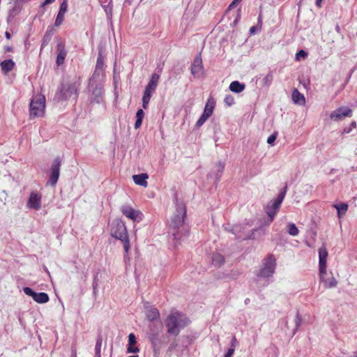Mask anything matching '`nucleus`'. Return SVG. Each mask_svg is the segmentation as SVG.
I'll return each mask as SVG.
<instances>
[{
    "label": "nucleus",
    "mask_w": 357,
    "mask_h": 357,
    "mask_svg": "<svg viewBox=\"0 0 357 357\" xmlns=\"http://www.w3.org/2000/svg\"><path fill=\"white\" fill-rule=\"evenodd\" d=\"M176 213L169 222L170 240L174 247H177L183 241L188 238L189 235V227L184 224L186 216V207L183 202L176 200Z\"/></svg>",
    "instance_id": "obj_1"
},
{
    "label": "nucleus",
    "mask_w": 357,
    "mask_h": 357,
    "mask_svg": "<svg viewBox=\"0 0 357 357\" xmlns=\"http://www.w3.org/2000/svg\"><path fill=\"white\" fill-rule=\"evenodd\" d=\"M189 322V319L185 314L178 311L172 312L167 316L165 321L167 331L170 335L177 336L181 330L185 328Z\"/></svg>",
    "instance_id": "obj_2"
},
{
    "label": "nucleus",
    "mask_w": 357,
    "mask_h": 357,
    "mask_svg": "<svg viewBox=\"0 0 357 357\" xmlns=\"http://www.w3.org/2000/svg\"><path fill=\"white\" fill-rule=\"evenodd\" d=\"M328 257V252L326 248V246L324 244L319 249V278L321 282L324 283V284L326 287H334L337 285V282L336 279L333 276H328L326 271V263L327 258Z\"/></svg>",
    "instance_id": "obj_3"
},
{
    "label": "nucleus",
    "mask_w": 357,
    "mask_h": 357,
    "mask_svg": "<svg viewBox=\"0 0 357 357\" xmlns=\"http://www.w3.org/2000/svg\"><path fill=\"white\" fill-rule=\"evenodd\" d=\"M276 267L275 259L273 255H268L264 259L261 268L257 273V281L264 280V285L269 284L271 281Z\"/></svg>",
    "instance_id": "obj_4"
},
{
    "label": "nucleus",
    "mask_w": 357,
    "mask_h": 357,
    "mask_svg": "<svg viewBox=\"0 0 357 357\" xmlns=\"http://www.w3.org/2000/svg\"><path fill=\"white\" fill-rule=\"evenodd\" d=\"M111 233L113 237L122 241L125 253L128 255L130 250V241L125 224L121 220L116 221Z\"/></svg>",
    "instance_id": "obj_5"
},
{
    "label": "nucleus",
    "mask_w": 357,
    "mask_h": 357,
    "mask_svg": "<svg viewBox=\"0 0 357 357\" xmlns=\"http://www.w3.org/2000/svg\"><path fill=\"white\" fill-rule=\"evenodd\" d=\"M45 97L42 95L34 96L29 105L30 118L41 117L45 113Z\"/></svg>",
    "instance_id": "obj_6"
},
{
    "label": "nucleus",
    "mask_w": 357,
    "mask_h": 357,
    "mask_svg": "<svg viewBox=\"0 0 357 357\" xmlns=\"http://www.w3.org/2000/svg\"><path fill=\"white\" fill-rule=\"evenodd\" d=\"M61 166V159L56 157L54 159L51 164L50 170L47 172L49 178L47 181V185L54 187L59 180L60 176V169Z\"/></svg>",
    "instance_id": "obj_7"
},
{
    "label": "nucleus",
    "mask_w": 357,
    "mask_h": 357,
    "mask_svg": "<svg viewBox=\"0 0 357 357\" xmlns=\"http://www.w3.org/2000/svg\"><path fill=\"white\" fill-rule=\"evenodd\" d=\"M77 98V88L75 84L70 83L62 84L59 92L56 93L55 98L58 100H66L70 98Z\"/></svg>",
    "instance_id": "obj_8"
},
{
    "label": "nucleus",
    "mask_w": 357,
    "mask_h": 357,
    "mask_svg": "<svg viewBox=\"0 0 357 357\" xmlns=\"http://www.w3.org/2000/svg\"><path fill=\"white\" fill-rule=\"evenodd\" d=\"M104 70V57L101 53H99L94 72L89 80L90 86H93L94 83L97 82L100 79V77H103Z\"/></svg>",
    "instance_id": "obj_9"
},
{
    "label": "nucleus",
    "mask_w": 357,
    "mask_h": 357,
    "mask_svg": "<svg viewBox=\"0 0 357 357\" xmlns=\"http://www.w3.org/2000/svg\"><path fill=\"white\" fill-rule=\"evenodd\" d=\"M215 102L213 98H209L206 103L204 112L197 120L196 126L200 128L213 114Z\"/></svg>",
    "instance_id": "obj_10"
},
{
    "label": "nucleus",
    "mask_w": 357,
    "mask_h": 357,
    "mask_svg": "<svg viewBox=\"0 0 357 357\" xmlns=\"http://www.w3.org/2000/svg\"><path fill=\"white\" fill-rule=\"evenodd\" d=\"M23 291L26 295L31 297L34 301L40 304L46 303L50 300L47 294L45 292H35L31 288L28 287H24Z\"/></svg>",
    "instance_id": "obj_11"
},
{
    "label": "nucleus",
    "mask_w": 357,
    "mask_h": 357,
    "mask_svg": "<svg viewBox=\"0 0 357 357\" xmlns=\"http://www.w3.org/2000/svg\"><path fill=\"white\" fill-rule=\"evenodd\" d=\"M121 211L126 217L134 222H139L142 220V213L139 211L134 209L129 205L122 206Z\"/></svg>",
    "instance_id": "obj_12"
},
{
    "label": "nucleus",
    "mask_w": 357,
    "mask_h": 357,
    "mask_svg": "<svg viewBox=\"0 0 357 357\" xmlns=\"http://www.w3.org/2000/svg\"><path fill=\"white\" fill-rule=\"evenodd\" d=\"M42 195L39 192H32L29 195L27 202V207L29 208L39 210L41 208Z\"/></svg>",
    "instance_id": "obj_13"
},
{
    "label": "nucleus",
    "mask_w": 357,
    "mask_h": 357,
    "mask_svg": "<svg viewBox=\"0 0 357 357\" xmlns=\"http://www.w3.org/2000/svg\"><path fill=\"white\" fill-rule=\"evenodd\" d=\"M352 110L347 107H340L331 112L330 117L332 120L339 121L343 117L351 116Z\"/></svg>",
    "instance_id": "obj_14"
},
{
    "label": "nucleus",
    "mask_w": 357,
    "mask_h": 357,
    "mask_svg": "<svg viewBox=\"0 0 357 357\" xmlns=\"http://www.w3.org/2000/svg\"><path fill=\"white\" fill-rule=\"evenodd\" d=\"M191 73L196 77H201L204 73L202 59L200 55L197 56L191 65Z\"/></svg>",
    "instance_id": "obj_15"
},
{
    "label": "nucleus",
    "mask_w": 357,
    "mask_h": 357,
    "mask_svg": "<svg viewBox=\"0 0 357 357\" xmlns=\"http://www.w3.org/2000/svg\"><path fill=\"white\" fill-rule=\"evenodd\" d=\"M225 166V163L219 161L217 162L213 169L208 174V177L214 179L215 183L218 182L224 172Z\"/></svg>",
    "instance_id": "obj_16"
},
{
    "label": "nucleus",
    "mask_w": 357,
    "mask_h": 357,
    "mask_svg": "<svg viewBox=\"0 0 357 357\" xmlns=\"http://www.w3.org/2000/svg\"><path fill=\"white\" fill-rule=\"evenodd\" d=\"M57 50V56L56 60V63L58 66L63 64L66 57L67 56L68 52L66 50L65 45L62 43H59L56 46Z\"/></svg>",
    "instance_id": "obj_17"
},
{
    "label": "nucleus",
    "mask_w": 357,
    "mask_h": 357,
    "mask_svg": "<svg viewBox=\"0 0 357 357\" xmlns=\"http://www.w3.org/2000/svg\"><path fill=\"white\" fill-rule=\"evenodd\" d=\"M104 95L103 87L100 84L96 85L92 91L91 102L96 103H100L102 102Z\"/></svg>",
    "instance_id": "obj_18"
},
{
    "label": "nucleus",
    "mask_w": 357,
    "mask_h": 357,
    "mask_svg": "<svg viewBox=\"0 0 357 357\" xmlns=\"http://www.w3.org/2000/svg\"><path fill=\"white\" fill-rule=\"evenodd\" d=\"M225 229L231 232L237 238L246 239L247 237L244 236L242 233L244 227L241 225H236L232 226H227Z\"/></svg>",
    "instance_id": "obj_19"
},
{
    "label": "nucleus",
    "mask_w": 357,
    "mask_h": 357,
    "mask_svg": "<svg viewBox=\"0 0 357 357\" xmlns=\"http://www.w3.org/2000/svg\"><path fill=\"white\" fill-rule=\"evenodd\" d=\"M146 317L148 321H154L160 319V312L157 308L153 306H146Z\"/></svg>",
    "instance_id": "obj_20"
},
{
    "label": "nucleus",
    "mask_w": 357,
    "mask_h": 357,
    "mask_svg": "<svg viewBox=\"0 0 357 357\" xmlns=\"http://www.w3.org/2000/svg\"><path fill=\"white\" fill-rule=\"evenodd\" d=\"M160 79V75L157 73L152 74L151 79L146 85L145 90L146 91L153 93L158 84V81Z\"/></svg>",
    "instance_id": "obj_21"
},
{
    "label": "nucleus",
    "mask_w": 357,
    "mask_h": 357,
    "mask_svg": "<svg viewBox=\"0 0 357 357\" xmlns=\"http://www.w3.org/2000/svg\"><path fill=\"white\" fill-rule=\"evenodd\" d=\"M15 63L12 59H6L0 63L3 75H7L15 67Z\"/></svg>",
    "instance_id": "obj_22"
},
{
    "label": "nucleus",
    "mask_w": 357,
    "mask_h": 357,
    "mask_svg": "<svg viewBox=\"0 0 357 357\" xmlns=\"http://www.w3.org/2000/svg\"><path fill=\"white\" fill-rule=\"evenodd\" d=\"M148 178L149 176L146 173H142L132 176V179L135 183L144 188L147 187L148 185V182L146 181Z\"/></svg>",
    "instance_id": "obj_23"
},
{
    "label": "nucleus",
    "mask_w": 357,
    "mask_h": 357,
    "mask_svg": "<svg viewBox=\"0 0 357 357\" xmlns=\"http://www.w3.org/2000/svg\"><path fill=\"white\" fill-rule=\"evenodd\" d=\"M53 34H54L53 28L51 26H49L42 39L40 51L49 44V43L50 42V40L52 39Z\"/></svg>",
    "instance_id": "obj_24"
},
{
    "label": "nucleus",
    "mask_w": 357,
    "mask_h": 357,
    "mask_svg": "<svg viewBox=\"0 0 357 357\" xmlns=\"http://www.w3.org/2000/svg\"><path fill=\"white\" fill-rule=\"evenodd\" d=\"M21 10V8L17 2H15L13 7L9 10L7 17L8 22L12 21Z\"/></svg>",
    "instance_id": "obj_25"
},
{
    "label": "nucleus",
    "mask_w": 357,
    "mask_h": 357,
    "mask_svg": "<svg viewBox=\"0 0 357 357\" xmlns=\"http://www.w3.org/2000/svg\"><path fill=\"white\" fill-rule=\"evenodd\" d=\"M245 84L238 81H233L229 85V89L234 93H241L245 89Z\"/></svg>",
    "instance_id": "obj_26"
},
{
    "label": "nucleus",
    "mask_w": 357,
    "mask_h": 357,
    "mask_svg": "<svg viewBox=\"0 0 357 357\" xmlns=\"http://www.w3.org/2000/svg\"><path fill=\"white\" fill-rule=\"evenodd\" d=\"M292 100L294 103L300 105H303L305 102L304 96L300 93L297 89H294L292 93Z\"/></svg>",
    "instance_id": "obj_27"
},
{
    "label": "nucleus",
    "mask_w": 357,
    "mask_h": 357,
    "mask_svg": "<svg viewBox=\"0 0 357 357\" xmlns=\"http://www.w3.org/2000/svg\"><path fill=\"white\" fill-rule=\"evenodd\" d=\"M102 343V337L101 335L98 336L95 346V357H101V347Z\"/></svg>",
    "instance_id": "obj_28"
},
{
    "label": "nucleus",
    "mask_w": 357,
    "mask_h": 357,
    "mask_svg": "<svg viewBox=\"0 0 357 357\" xmlns=\"http://www.w3.org/2000/svg\"><path fill=\"white\" fill-rule=\"evenodd\" d=\"M334 207L337 211V215L340 218L342 215H344L348 210V204L345 203H341L340 204L334 205Z\"/></svg>",
    "instance_id": "obj_29"
},
{
    "label": "nucleus",
    "mask_w": 357,
    "mask_h": 357,
    "mask_svg": "<svg viewBox=\"0 0 357 357\" xmlns=\"http://www.w3.org/2000/svg\"><path fill=\"white\" fill-rule=\"evenodd\" d=\"M153 93L144 91L142 97V106L144 109H147Z\"/></svg>",
    "instance_id": "obj_30"
},
{
    "label": "nucleus",
    "mask_w": 357,
    "mask_h": 357,
    "mask_svg": "<svg viewBox=\"0 0 357 357\" xmlns=\"http://www.w3.org/2000/svg\"><path fill=\"white\" fill-rule=\"evenodd\" d=\"M287 232L291 236H295L298 234V229L294 223H289L287 226Z\"/></svg>",
    "instance_id": "obj_31"
},
{
    "label": "nucleus",
    "mask_w": 357,
    "mask_h": 357,
    "mask_svg": "<svg viewBox=\"0 0 357 357\" xmlns=\"http://www.w3.org/2000/svg\"><path fill=\"white\" fill-rule=\"evenodd\" d=\"M212 260H213V263L215 266H220L221 264H224V262H225L224 257L220 254L215 255L213 257Z\"/></svg>",
    "instance_id": "obj_32"
},
{
    "label": "nucleus",
    "mask_w": 357,
    "mask_h": 357,
    "mask_svg": "<svg viewBox=\"0 0 357 357\" xmlns=\"http://www.w3.org/2000/svg\"><path fill=\"white\" fill-rule=\"evenodd\" d=\"M278 210L273 208L272 206L268 205L266 208V213L270 218V222H272L277 213Z\"/></svg>",
    "instance_id": "obj_33"
},
{
    "label": "nucleus",
    "mask_w": 357,
    "mask_h": 357,
    "mask_svg": "<svg viewBox=\"0 0 357 357\" xmlns=\"http://www.w3.org/2000/svg\"><path fill=\"white\" fill-rule=\"evenodd\" d=\"M64 15L63 13H58L54 22L55 26H59L63 23Z\"/></svg>",
    "instance_id": "obj_34"
},
{
    "label": "nucleus",
    "mask_w": 357,
    "mask_h": 357,
    "mask_svg": "<svg viewBox=\"0 0 357 357\" xmlns=\"http://www.w3.org/2000/svg\"><path fill=\"white\" fill-rule=\"evenodd\" d=\"M67 10H68V0H63L60 4L59 13H63L65 15Z\"/></svg>",
    "instance_id": "obj_35"
},
{
    "label": "nucleus",
    "mask_w": 357,
    "mask_h": 357,
    "mask_svg": "<svg viewBox=\"0 0 357 357\" xmlns=\"http://www.w3.org/2000/svg\"><path fill=\"white\" fill-rule=\"evenodd\" d=\"M307 56V52L305 50H301L296 54V60L299 61L301 59H305Z\"/></svg>",
    "instance_id": "obj_36"
},
{
    "label": "nucleus",
    "mask_w": 357,
    "mask_h": 357,
    "mask_svg": "<svg viewBox=\"0 0 357 357\" xmlns=\"http://www.w3.org/2000/svg\"><path fill=\"white\" fill-rule=\"evenodd\" d=\"M139 351V349L137 347H134V345H128L126 349V353L128 354H136Z\"/></svg>",
    "instance_id": "obj_37"
},
{
    "label": "nucleus",
    "mask_w": 357,
    "mask_h": 357,
    "mask_svg": "<svg viewBox=\"0 0 357 357\" xmlns=\"http://www.w3.org/2000/svg\"><path fill=\"white\" fill-rule=\"evenodd\" d=\"M356 128V122L352 121L350 124V126L349 128H344L342 133L343 134H348L353 129Z\"/></svg>",
    "instance_id": "obj_38"
},
{
    "label": "nucleus",
    "mask_w": 357,
    "mask_h": 357,
    "mask_svg": "<svg viewBox=\"0 0 357 357\" xmlns=\"http://www.w3.org/2000/svg\"><path fill=\"white\" fill-rule=\"evenodd\" d=\"M155 324L153 323L149 326L150 328V335L153 336V339H154L158 335V331L155 329Z\"/></svg>",
    "instance_id": "obj_39"
},
{
    "label": "nucleus",
    "mask_w": 357,
    "mask_h": 357,
    "mask_svg": "<svg viewBox=\"0 0 357 357\" xmlns=\"http://www.w3.org/2000/svg\"><path fill=\"white\" fill-rule=\"evenodd\" d=\"M224 102L228 106H231L234 103V99L231 95H227L225 96Z\"/></svg>",
    "instance_id": "obj_40"
},
{
    "label": "nucleus",
    "mask_w": 357,
    "mask_h": 357,
    "mask_svg": "<svg viewBox=\"0 0 357 357\" xmlns=\"http://www.w3.org/2000/svg\"><path fill=\"white\" fill-rule=\"evenodd\" d=\"M277 132H274L271 134L267 139V143L270 145H273L276 138H277Z\"/></svg>",
    "instance_id": "obj_41"
},
{
    "label": "nucleus",
    "mask_w": 357,
    "mask_h": 357,
    "mask_svg": "<svg viewBox=\"0 0 357 357\" xmlns=\"http://www.w3.org/2000/svg\"><path fill=\"white\" fill-rule=\"evenodd\" d=\"M136 337L133 333H130L128 335V345H135L136 344Z\"/></svg>",
    "instance_id": "obj_42"
},
{
    "label": "nucleus",
    "mask_w": 357,
    "mask_h": 357,
    "mask_svg": "<svg viewBox=\"0 0 357 357\" xmlns=\"http://www.w3.org/2000/svg\"><path fill=\"white\" fill-rule=\"evenodd\" d=\"M282 202L280 201L279 199H278L277 198L273 201V202L271 204V206L273 207V208H275L276 210H278L280 205H281V203Z\"/></svg>",
    "instance_id": "obj_43"
},
{
    "label": "nucleus",
    "mask_w": 357,
    "mask_h": 357,
    "mask_svg": "<svg viewBox=\"0 0 357 357\" xmlns=\"http://www.w3.org/2000/svg\"><path fill=\"white\" fill-rule=\"evenodd\" d=\"M238 344V341L235 336H233L230 342V348H233L234 351H235V348Z\"/></svg>",
    "instance_id": "obj_44"
},
{
    "label": "nucleus",
    "mask_w": 357,
    "mask_h": 357,
    "mask_svg": "<svg viewBox=\"0 0 357 357\" xmlns=\"http://www.w3.org/2000/svg\"><path fill=\"white\" fill-rule=\"evenodd\" d=\"M144 116V112L142 109H139L137 111L136 119H143Z\"/></svg>",
    "instance_id": "obj_45"
},
{
    "label": "nucleus",
    "mask_w": 357,
    "mask_h": 357,
    "mask_svg": "<svg viewBox=\"0 0 357 357\" xmlns=\"http://www.w3.org/2000/svg\"><path fill=\"white\" fill-rule=\"evenodd\" d=\"M300 324H301V319L298 316V314H297L296 315V317L295 319V325H296V327L294 329V333H295L296 331L298 329V328L300 326Z\"/></svg>",
    "instance_id": "obj_46"
},
{
    "label": "nucleus",
    "mask_w": 357,
    "mask_h": 357,
    "mask_svg": "<svg viewBox=\"0 0 357 357\" xmlns=\"http://www.w3.org/2000/svg\"><path fill=\"white\" fill-rule=\"evenodd\" d=\"M234 354V351L233 348H229L227 353L225 354L224 357H232Z\"/></svg>",
    "instance_id": "obj_47"
},
{
    "label": "nucleus",
    "mask_w": 357,
    "mask_h": 357,
    "mask_svg": "<svg viewBox=\"0 0 357 357\" xmlns=\"http://www.w3.org/2000/svg\"><path fill=\"white\" fill-rule=\"evenodd\" d=\"M93 294L96 295V293H97V289H98V282L96 281V279L95 278L93 282Z\"/></svg>",
    "instance_id": "obj_48"
},
{
    "label": "nucleus",
    "mask_w": 357,
    "mask_h": 357,
    "mask_svg": "<svg viewBox=\"0 0 357 357\" xmlns=\"http://www.w3.org/2000/svg\"><path fill=\"white\" fill-rule=\"evenodd\" d=\"M142 120L143 119H136V121L135 123V129L139 128L142 126Z\"/></svg>",
    "instance_id": "obj_49"
},
{
    "label": "nucleus",
    "mask_w": 357,
    "mask_h": 357,
    "mask_svg": "<svg viewBox=\"0 0 357 357\" xmlns=\"http://www.w3.org/2000/svg\"><path fill=\"white\" fill-rule=\"evenodd\" d=\"M285 196V191L280 192L277 197L278 199L282 202Z\"/></svg>",
    "instance_id": "obj_50"
},
{
    "label": "nucleus",
    "mask_w": 357,
    "mask_h": 357,
    "mask_svg": "<svg viewBox=\"0 0 357 357\" xmlns=\"http://www.w3.org/2000/svg\"><path fill=\"white\" fill-rule=\"evenodd\" d=\"M55 0H45L43 3V6L48 5L53 3Z\"/></svg>",
    "instance_id": "obj_51"
},
{
    "label": "nucleus",
    "mask_w": 357,
    "mask_h": 357,
    "mask_svg": "<svg viewBox=\"0 0 357 357\" xmlns=\"http://www.w3.org/2000/svg\"><path fill=\"white\" fill-rule=\"evenodd\" d=\"M322 1H323V0H316V3H315L316 6L319 8H321Z\"/></svg>",
    "instance_id": "obj_52"
},
{
    "label": "nucleus",
    "mask_w": 357,
    "mask_h": 357,
    "mask_svg": "<svg viewBox=\"0 0 357 357\" xmlns=\"http://www.w3.org/2000/svg\"><path fill=\"white\" fill-rule=\"evenodd\" d=\"M177 346V344L176 343H172L169 347V349L170 351L173 350L174 349L176 348V347Z\"/></svg>",
    "instance_id": "obj_53"
},
{
    "label": "nucleus",
    "mask_w": 357,
    "mask_h": 357,
    "mask_svg": "<svg viewBox=\"0 0 357 357\" xmlns=\"http://www.w3.org/2000/svg\"><path fill=\"white\" fill-rule=\"evenodd\" d=\"M104 9H105V11L107 13L108 10H109V11H111L112 8L109 7V5L107 6H102Z\"/></svg>",
    "instance_id": "obj_54"
},
{
    "label": "nucleus",
    "mask_w": 357,
    "mask_h": 357,
    "mask_svg": "<svg viewBox=\"0 0 357 357\" xmlns=\"http://www.w3.org/2000/svg\"><path fill=\"white\" fill-rule=\"evenodd\" d=\"M237 2H239L238 1H235L234 0V1L229 5V8H231L234 6V5L237 3Z\"/></svg>",
    "instance_id": "obj_55"
},
{
    "label": "nucleus",
    "mask_w": 357,
    "mask_h": 357,
    "mask_svg": "<svg viewBox=\"0 0 357 357\" xmlns=\"http://www.w3.org/2000/svg\"><path fill=\"white\" fill-rule=\"evenodd\" d=\"M300 82H301V83H302V84H303V86H304L305 88H307V85H310V81H308V82H307V84H306V83H305V80H303V82H302V81L301 80Z\"/></svg>",
    "instance_id": "obj_56"
},
{
    "label": "nucleus",
    "mask_w": 357,
    "mask_h": 357,
    "mask_svg": "<svg viewBox=\"0 0 357 357\" xmlns=\"http://www.w3.org/2000/svg\"><path fill=\"white\" fill-rule=\"evenodd\" d=\"M5 36H6V38L7 39H8V40H9V39H10V38H11V35H10V33L9 32H8V31H6V32L5 33Z\"/></svg>",
    "instance_id": "obj_57"
},
{
    "label": "nucleus",
    "mask_w": 357,
    "mask_h": 357,
    "mask_svg": "<svg viewBox=\"0 0 357 357\" xmlns=\"http://www.w3.org/2000/svg\"><path fill=\"white\" fill-rule=\"evenodd\" d=\"M132 0H125L124 1V6H126V4L127 5H130L131 3H132Z\"/></svg>",
    "instance_id": "obj_58"
},
{
    "label": "nucleus",
    "mask_w": 357,
    "mask_h": 357,
    "mask_svg": "<svg viewBox=\"0 0 357 357\" xmlns=\"http://www.w3.org/2000/svg\"><path fill=\"white\" fill-rule=\"evenodd\" d=\"M255 29H256V28H255V26H252V27L250 29V32L251 33H255Z\"/></svg>",
    "instance_id": "obj_59"
},
{
    "label": "nucleus",
    "mask_w": 357,
    "mask_h": 357,
    "mask_svg": "<svg viewBox=\"0 0 357 357\" xmlns=\"http://www.w3.org/2000/svg\"><path fill=\"white\" fill-rule=\"evenodd\" d=\"M128 357H139V356H137V355H133V356H128Z\"/></svg>",
    "instance_id": "obj_60"
},
{
    "label": "nucleus",
    "mask_w": 357,
    "mask_h": 357,
    "mask_svg": "<svg viewBox=\"0 0 357 357\" xmlns=\"http://www.w3.org/2000/svg\"><path fill=\"white\" fill-rule=\"evenodd\" d=\"M248 301H249V299H248V298H247V299L245 300V303H248Z\"/></svg>",
    "instance_id": "obj_61"
},
{
    "label": "nucleus",
    "mask_w": 357,
    "mask_h": 357,
    "mask_svg": "<svg viewBox=\"0 0 357 357\" xmlns=\"http://www.w3.org/2000/svg\"><path fill=\"white\" fill-rule=\"evenodd\" d=\"M264 79H266V81H268V77H266Z\"/></svg>",
    "instance_id": "obj_62"
},
{
    "label": "nucleus",
    "mask_w": 357,
    "mask_h": 357,
    "mask_svg": "<svg viewBox=\"0 0 357 357\" xmlns=\"http://www.w3.org/2000/svg\"><path fill=\"white\" fill-rule=\"evenodd\" d=\"M264 79H266V81H268V77H266Z\"/></svg>",
    "instance_id": "obj_63"
},
{
    "label": "nucleus",
    "mask_w": 357,
    "mask_h": 357,
    "mask_svg": "<svg viewBox=\"0 0 357 357\" xmlns=\"http://www.w3.org/2000/svg\"><path fill=\"white\" fill-rule=\"evenodd\" d=\"M356 357H357V356H356Z\"/></svg>",
    "instance_id": "obj_64"
}]
</instances>
